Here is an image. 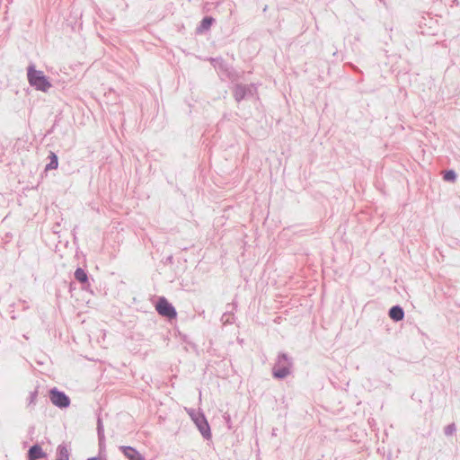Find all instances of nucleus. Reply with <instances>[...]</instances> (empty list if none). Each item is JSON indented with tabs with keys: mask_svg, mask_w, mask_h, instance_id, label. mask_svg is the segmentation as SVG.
I'll use <instances>...</instances> for the list:
<instances>
[{
	"mask_svg": "<svg viewBox=\"0 0 460 460\" xmlns=\"http://www.w3.org/2000/svg\"><path fill=\"white\" fill-rule=\"evenodd\" d=\"M389 316L395 322L401 321L404 317L403 309L400 305H394L389 310Z\"/></svg>",
	"mask_w": 460,
	"mask_h": 460,
	"instance_id": "10",
	"label": "nucleus"
},
{
	"mask_svg": "<svg viewBox=\"0 0 460 460\" xmlns=\"http://www.w3.org/2000/svg\"><path fill=\"white\" fill-rule=\"evenodd\" d=\"M27 77L30 85L38 91L46 93L52 86L49 77L42 71L37 70L34 65L28 66Z\"/></svg>",
	"mask_w": 460,
	"mask_h": 460,
	"instance_id": "1",
	"label": "nucleus"
},
{
	"mask_svg": "<svg viewBox=\"0 0 460 460\" xmlns=\"http://www.w3.org/2000/svg\"><path fill=\"white\" fill-rule=\"evenodd\" d=\"M37 397H38V390L35 389L34 391L30 393L27 407L34 406Z\"/></svg>",
	"mask_w": 460,
	"mask_h": 460,
	"instance_id": "15",
	"label": "nucleus"
},
{
	"mask_svg": "<svg viewBox=\"0 0 460 460\" xmlns=\"http://www.w3.org/2000/svg\"><path fill=\"white\" fill-rule=\"evenodd\" d=\"M444 180L447 181H455L456 179V173L453 170L447 171L444 174Z\"/></svg>",
	"mask_w": 460,
	"mask_h": 460,
	"instance_id": "16",
	"label": "nucleus"
},
{
	"mask_svg": "<svg viewBox=\"0 0 460 460\" xmlns=\"http://www.w3.org/2000/svg\"><path fill=\"white\" fill-rule=\"evenodd\" d=\"M456 428L455 423H451L445 428L444 432L446 436H452L456 432Z\"/></svg>",
	"mask_w": 460,
	"mask_h": 460,
	"instance_id": "17",
	"label": "nucleus"
},
{
	"mask_svg": "<svg viewBox=\"0 0 460 460\" xmlns=\"http://www.w3.org/2000/svg\"><path fill=\"white\" fill-rule=\"evenodd\" d=\"M56 460H69V451L65 444H60L57 447Z\"/></svg>",
	"mask_w": 460,
	"mask_h": 460,
	"instance_id": "11",
	"label": "nucleus"
},
{
	"mask_svg": "<svg viewBox=\"0 0 460 460\" xmlns=\"http://www.w3.org/2000/svg\"><path fill=\"white\" fill-rule=\"evenodd\" d=\"M214 22V19L212 17H205L201 21L199 30H208L211 26L212 22Z\"/></svg>",
	"mask_w": 460,
	"mask_h": 460,
	"instance_id": "14",
	"label": "nucleus"
},
{
	"mask_svg": "<svg viewBox=\"0 0 460 460\" xmlns=\"http://www.w3.org/2000/svg\"><path fill=\"white\" fill-rule=\"evenodd\" d=\"M97 433H98V438H99L100 450H102L103 441H104V429H103L102 419L100 417H98V420H97Z\"/></svg>",
	"mask_w": 460,
	"mask_h": 460,
	"instance_id": "13",
	"label": "nucleus"
},
{
	"mask_svg": "<svg viewBox=\"0 0 460 460\" xmlns=\"http://www.w3.org/2000/svg\"><path fill=\"white\" fill-rule=\"evenodd\" d=\"M119 449L128 460H146L138 451L131 447H120Z\"/></svg>",
	"mask_w": 460,
	"mask_h": 460,
	"instance_id": "9",
	"label": "nucleus"
},
{
	"mask_svg": "<svg viewBox=\"0 0 460 460\" xmlns=\"http://www.w3.org/2000/svg\"><path fill=\"white\" fill-rule=\"evenodd\" d=\"M190 415L191 420L194 421L198 429L201 433L204 438L208 439L211 437L210 427L205 417V415L199 411H190Z\"/></svg>",
	"mask_w": 460,
	"mask_h": 460,
	"instance_id": "4",
	"label": "nucleus"
},
{
	"mask_svg": "<svg viewBox=\"0 0 460 460\" xmlns=\"http://www.w3.org/2000/svg\"><path fill=\"white\" fill-rule=\"evenodd\" d=\"M292 366V359L288 354L279 353L272 368L273 376L277 379L286 378L290 375Z\"/></svg>",
	"mask_w": 460,
	"mask_h": 460,
	"instance_id": "2",
	"label": "nucleus"
},
{
	"mask_svg": "<svg viewBox=\"0 0 460 460\" xmlns=\"http://www.w3.org/2000/svg\"><path fill=\"white\" fill-rule=\"evenodd\" d=\"M155 308L159 314L168 319H173L177 315L175 308L164 297L159 298Z\"/></svg>",
	"mask_w": 460,
	"mask_h": 460,
	"instance_id": "6",
	"label": "nucleus"
},
{
	"mask_svg": "<svg viewBox=\"0 0 460 460\" xmlns=\"http://www.w3.org/2000/svg\"><path fill=\"white\" fill-rule=\"evenodd\" d=\"M27 457L28 460H39L47 457V454L39 444H34L29 448Z\"/></svg>",
	"mask_w": 460,
	"mask_h": 460,
	"instance_id": "8",
	"label": "nucleus"
},
{
	"mask_svg": "<svg viewBox=\"0 0 460 460\" xmlns=\"http://www.w3.org/2000/svg\"><path fill=\"white\" fill-rule=\"evenodd\" d=\"M49 162L45 166V171L57 169L58 166V157L54 152H50L49 155Z\"/></svg>",
	"mask_w": 460,
	"mask_h": 460,
	"instance_id": "12",
	"label": "nucleus"
},
{
	"mask_svg": "<svg viewBox=\"0 0 460 460\" xmlns=\"http://www.w3.org/2000/svg\"><path fill=\"white\" fill-rule=\"evenodd\" d=\"M87 460H105V459H102V457L95 456V457L88 458Z\"/></svg>",
	"mask_w": 460,
	"mask_h": 460,
	"instance_id": "18",
	"label": "nucleus"
},
{
	"mask_svg": "<svg viewBox=\"0 0 460 460\" xmlns=\"http://www.w3.org/2000/svg\"><path fill=\"white\" fill-rule=\"evenodd\" d=\"M49 397L50 402L59 409L68 408L71 403L69 396L57 387H53L49 390Z\"/></svg>",
	"mask_w": 460,
	"mask_h": 460,
	"instance_id": "3",
	"label": "nucleus"
},
{
	"mask_svg": "<svg viewBox=\"0 0 460 460\" xmlns=\"http://www.w3.org/2000/svg\"><path fill=\"white\" fill-rule=\"evenodd\" d=\"M256 93V87L254 84H237L233 90V95L237 102L243 100L253 97Z\"/></svg>",
	"mask_w": 460,
	"mask_h": 460,
	"instance_id": "5",
	"label": "nucleus"
},
{
	"mask_svg": "<svg viewBox=\"0 0 460 460\" xmlns=\"http://www.w3.org/2000/svg\"><path fill=\"white\" fill-rule=\"evenodd\" d=\"M74 277L75 280L81 284V288L83 290H89V276L88 272L84 269L78 267L74 273Z\"/></svg>",
	"mask_w": 460,
	"mask_h": 460,
	"instance_id": "7",
	"label": "nucleus"
}]
</instances>
